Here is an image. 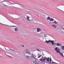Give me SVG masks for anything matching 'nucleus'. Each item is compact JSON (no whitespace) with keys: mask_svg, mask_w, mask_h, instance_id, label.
Wrapping results in <instances>:
<instances>
[{"mask_svg":"<svg viewBox=\"0 0 64 64\" xmlns=\"http://www.w3.org/2000/svg\"><path fill=\"white\" fill-rule=\"evenodd\" d=\"M60 54L62 56V57H63V56H63V54H62V53H60Z\"/></svg>","mask_w":64,"mask_h":64,"instance_id":"obj_15","label":"nucleus"},{"mask_svg":"<svg viewBox=\"0 0 64 64\" xmlns=\"http://www.w3.org/2000/svg\"><path fill=\"white\" fill-rule=\"evenodd\" d=\"M58 10H60V9H58Z\"/></svg>","mask_w":64,"mask_h":64,"instance_id":"obj_26","label":"nucleus"},{"mask_svg":"<svg viewBox=\"0 0 64 64\" xmlns=\"http://www.w3.org/2000/svg\"><path fill=\"white\" fill-rule=\"evenodd\" d=\"M52 26L54 28H57V26H56L55 25H52Z\"/></svg>","mask_w":64,"mask_h":64,"instance_id":"obj_8","label":"nucleus"},{"mask_svg":"<svg viewBox=\"0 0 64 64\" xmlns=\"http://www.w3.org/2000/svg\"><path fill=\"white\" fill-rule=\"evenodd\" d=\"M55 51H56V53H59L60 52V49L58 48V47H56L55 48Z\"/></svg>","mask_w":64,"mask_h":64,"instance_id":"obj_3","label":"nucleus"},{"mask_svg":"<svg viewBox=\"0 0 64 64\" xmlns=\"http://www.w3.org/2000/svg\"><path fill=\"white\" fill-rule=\"evenodd\" d=\"M24 53H28L29 54H30V53L29 51L28 50H24Z\"/></svg>","mask_w":64,"mask_h":64,"instance_id":"obj_4","label":"nucleus"},{"mask_svg":"<svg viewBox=\"0 0 64 64\" xmlns=\"http://www.w3.org/2000/svg\"><path fill=\"white\" fill-rule=\"evenodd\" d=\"M51 60H52L51 58H50V62H51Z\"/></svg>","mask_w":64,"mask_h":64,"instance_id":"obj_24","label":"nucleus"},{"mask_svg":"<svg viewBox=\"0 0 64 64\" xmlns=\"http://www.w3.org/2000/svg\"><path fill=\"white\" fill-rule=\"evenodd\" d=\"M4 6H6V5H5V4H4Z\"/></svg>","mask_w":64,"mask_h":64,"instance_id":"obj_32","label":"nucleus"},{"mask_svg":"<svg viewBox=\"0 0 64 64\" xmlns=\"http://www.w3.org/2000/svg\"><path fill=\"white\" fill-rule=\"evenodd\" d=\"M61 48L62 50H64V46H61Z\"/></svg>","mask_w":64,"mask_h":64,"instance_id":"obj_7","label":"nucleus"},{"mask_svg":"<svg viewBox=\"0 0 64 64\" xmlns=\"http://www.w3.org/2000/svg\"><path fill=\"white\" fill-rule=\"evenodd\" d=\"M26 58H27L28 59H30V56H26Z\"/></svg>","mask_w":64,"mask_h":64,"instance_id":"obj_12","label":"nucleus"},{"mask_svg":"<svg viewBox=\"0 0 64 64\" xmlns=\"http://www.w3.org/2000/svg\"><path fill=\"white\" fill-rule=\"evenodd\" d=\"M62 28H63V29H64V28H63L62 27Z\"/></svg>","mask_w":64,"mask_h":64,"instance_id":"obj_28","label":"nucleus"},{"mask_svg":"<svg viewBox=\"0 0 64 64\" xmlns=\"http://www.w3.org/2000/svg\"><path fill=\"white\" fill-rule=\"evenodd\" d=\"M41 56H42V55H41L40 56H38V58H40V57H41Z\"/></svg>","mask_w":64,"mask_h":64,"instance_id":"obj_18","label":"nucleus"},{"mask_svg":"<svg viewBox=\"0 0 64 64\" xmlns=\"http://www.w3.org/2000/svg\"><path fill=\"white\" fill-rule=\"evenodd\" d=\"M32 57H34V58H35V57H36V56H35V55H32Z\"/></svg>","mask_w":64,"mask_h":64,"instance_id":"obj_19","label":"nucleus"},{"mask_svg":"<svg viewBox=\"0 0 64 64\" xmlns=\"http://www.w3.org/2000/svg\"><path fill=\"white\" fill-rule=\"evenodd\" d=\"M33 63L34 64H35V63H36V61H34L33 62Z\"/></svg>","mask_w":64,"mask_h":64,"instance_id":"obj_17","label":"nucleus"},{"mask_svg":"<svg viewBox=\"0 0 64 64\" xmlns=\"http://www.w3.org/2000/svg\"><path fill=\"white\" fill-rule=\"evenodd\" d=\"M15 31H18V28H15Z\"/></svg>","mask_w":64,"mask_h":64,"instance_id":"obj_11","label":"nucleus"},{"mask_svg":"<svg viewBox=\"0 0 64 64\" xmlns=\"http://www.w3.org/2000/svg\"><path fill=\"white\" fill-rule=\"evenodd\" d=\"M37 51H38L39 52L40 51V50H39V49H37Z\"/></svg>","mask_w":64,"mask_h":64,"instance_id":"obj_21","label":"nucleus"},{"mask_svg":"<svg viewBox=\"0 0 64 64\" xmlns=\"http://www.w3.org/2000/svg\"><path fill=\"white\" fill-rule=\"evenodd\" d=\"M62 28H63V29H64V28H63L62 27Z\"/></svg>","mask_w":64,"mask_h":64,"instance_id":"obj_29","label":"nucleus"},{"mask_svg":"<svg viewBox=\"0 0 64 64\" xmlns=\"http://www.w3.org/2000/svg\"><path fill=\"white\" fill-rule=\"evenodd\" d=\"M46 59L47 61H49V60H50V58H48Z\"/></svg>","mask_w":64,"mask_h":64,"instance_id":"obj_9","label":"nucleus"},{"mask_svg":"<svg viewBox=\"0 0 64 64\" xmlns=\"http://www.w3.org/2000/svg\"><path fill=\"white\" fill-rule=\"evenodd\" d=\"M54 41H53L52 40H49L47 41L46 40L45 42H46L47 43H49V42H51L52 43V45H55L56 44V43H54Z\"/></svg>","mask_w":64,"mask_h":64,"instance_id":"obj_1","label":"nucleus"},{"mask_svg":"<svg viewBox=\"0 0 64 64\" xmlns=\"http://www.w3.org/2000/svg\"><path fill=\"white\" fill-rule=\"evenodd\" d=\"M47 19L48 20H49V19H50V17L49 16L47 18Z\"/></svg>","mask_w":64,"mask_h":64,"instance_id":"obj_14","label":"nucleus"},{"mask_svg":"<svg viewBox=\"0 0 64 64\" xmlns=\"http://www.w3.org/2000/svg\"><path fill=\"white\" fill-rule=\"evenodd\" d=\"M2 2H4V1H2Z\"/></svg>","mask_w":64,"mask_h":64,"instance_id":"obj_30","label":"nucleus"},{"mask_svg":"<svg viewBox=\"0 0 64 64\" xmlns=\"http://www.w3.org/2000/svg\"><path fill=\"white\" fill-rule=\"evenodd\" d=\"M56 44L57 46H61V45H62L61 44L59 43H57Z\"/></svg>","mask_w":64,"mask_h":64,"instance_id":"obj_6","label":"nucleus"},{"mask_svg":"<svg viewBox=\"0 0 64 64\" xmlns=\"http://www.w3.org/2000/svg\"><path fill=\"white\" fill-rule=\"evenodd\" d=\"M44 64H47V62H45L44 63Z\"/></svg>","mask_w":64,"mask_h":64,"instance_id":"obj_25","label":"nucleus"},{"mask_svg":"<svg viewBox=\"0 0 64 64\" xmlns=\"http://www.w3.org/2000/svg\"><path fill=\"white\" fill-rule=\"evenodd\" d=\"M50 21H53L54 20V19L53 18H50Z\"/></svg>","mask_w":64,"mask_h":64,"instance_id":"obj_10","label":"nucleus"},{"mask_svg":"<svg viewBox=\"0 0 64 64\" xmlns=\"http://www.w3.org/2000/svg\"><path fill=\"white\" fill-rule=\"evenodd\" d=\"M35 64H39V63L38 62H36Z\"/></svg>","mask_w":64,"mask_h":64,"instance_id":"obj_20","label":"nucleus"},{"mask_svg":"<svg viewBox=\"0 0 64 64\" xmlns=\"http://www.w3.org/2000/svg\"><path fill=\"white\" fill-rule=\"evenodd\" d=\"M54 23H55L56 24H57V22L56 21H54V22H53Z\"/></svg>","mask_w":64,"mask_h":64,"instance_id":"obj_16","label":"nucleus"},{"mask_svg":"<svg viewBox=\"0 0 64 64\" xmlns=\"http://www.w3.org/2000/svg\"><path fill=\"white\" fill-rule=\"evenodd\" d=\"M37 32H40V31H41V29L39 28H37Z\"/></svg>","mask_w":64,"mask_h":64,"instance_id":"obj_5","label":"nucleus"},{"mask_svg":"<svg viewBox=\"0 0 64 64\" xmlns=\"http://www.w3.org/2000/svg\"><path fill=\"white\" fill-rule=\"evenodd\" d=\"M8 56H9V57H10V56H8Z\"/></svg>","mask_w":64,"mask_h":64,"instance_id":"obj_31","label":"nucleus"},{"mask_svg":"<svg viewBox=\"0 0 64 64\" xmlns=\"http://www.w3.org/2000/svg\"><path fill=\"white\" fill-rule=\"evenodd\" d=\"M22 47H24V45H22Z\"/></svg>","mask_w":64,"mask_h":64,"instance_id":"obj_23","label":"nucleus"},{"mask_svg":"<svg viewBox=\"0 0 64 64\" xmlns=\"http://www.w3.org/2000/svg\"><path fill=\"white\" fill-rule=\"evenodd\" d=\"M62 28H63V29H64V28H63L62 27Z\"/></svg>","mask_w":64,"mask_h":64,"instance_id":"obj_27","label":"nucleus"},{"mask_svg":"<svg viewBox=\"0 0 64 64\" xmlns=\"http://www.w3.org/2000/svg\"><path fill=\"white\" fill-rule=\"evenodd\" d=\"M57 23H58V22H57Z\"/></svg>","mask_w":64,"mask_h":64,"instance_id":"obj_33","label":"nucleus"},{"mask_svg":"<svg viewBox=\"0 0 64 64\" xmlns=\"http://www.w3.org/2000/svg\"><path fill=\"white\" fill-rule=\"evenodd\" d=\"M52 63H55V64H57V63H56L53 62H52Z\"/></svg>","mask_w":64,"mask_h":64,"instance_id":"obj_22","label":"nucleus"},{"mask_svg":"<svg viewBox=\"0 0 64 64\" xmlns=\"http://www.w3.org/2000/svg\"><path fill=\"white\" fill-rule=\"evenodd\" d=\"M39 60L40 61H41L40 62L44 64V62H45L46 61V58H44L43 60L41 58Z\"/></svg>","mask_w":64,"mask_h":64,"instance_id":"obj_2","label":"nucleus"},{"mask_svg":"<svg viewBox=\"0 0 64 64\" xmlns=\"http://www.w3.org/2000/svg\"><path fill=\"white\" fill-rule=\"evenodd\" d=\"M30 17H29L28 16H27V19H28V21H30V20H29V18Z\"/></svg>","mask_w":64,"mask_h":64,"instance_id":"obj_13","label":"nucleus"}]
</instances>
